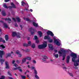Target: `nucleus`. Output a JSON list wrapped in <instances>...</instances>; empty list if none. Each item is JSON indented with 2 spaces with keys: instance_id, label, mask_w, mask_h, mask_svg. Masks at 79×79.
I'll return each mask as SVG.
<instances>
[{
  "instance_id": "obj_33",
  "label": "nucleus",
  "mask_w": 79,
  "mask_h": 79,
  "mask_svg": "<svg viewBox=\"0 0 79 79\" xmlns=\"http://www.w3.org/2000/svg\"><path fill=\"white\" fill-rule=\"evenodd\" d=\"M21 3H22V5H23V6H24V5L26 4V3H25L24 1L22 2Z\"/></svg>"
},
{
  "instance_id": "obj_30",
  "label": "nucleus",
  "mask_w": 79,
  "mask_h": 79,
  "mask_svg": "<svg viewBox=\"0 0 79 79\" xmlns=\"http://www.w3.org/2000/svg\"><path fill=\"white\" fill-rule=\"evenodd\" d=\"M4 27H5V28H7V27H8V26L6 25V24L4 23Z\"/></svg>"
},
{
  "instance_id": "obj_60",
  "label": "nucleus",
  "mask_w": 79,
  "mask_h": 79,
  "mask_svg": "<svg viewBox=\"0 0 79 79\" xmlns=\"http://www.w3.org/2000/svg\"><path fill=\"white\" fill-rule=\"evenodd\" d=\"M54 52H57V50H55L54 51Z\"/></svg>"
},
{
  "instance_id": "obj_62",
  "label": "nucleus",
  "mask_w": 79,
  "mask_h": 79,
  "mask_svg": "<svg viewBox=\"0 0 79 79\" xmlns=\"http://www.w3.org/2000/svg\"><path fill=\"white\" fill-rule=\"evenodd\" d=\"M15 76H17V74H16V73H15Z\"/></svg>"
},
{
  "instance_id": "obj_40",
  "label": "nucleus",
  "mask_w": 79,
  "mask_h": 79,
  "mask_svg": "<svg viewBox=\"0 0 79 79\" xmlns=\"http://www.w3.org/2000/svg\"><path fill=\"white\" fill-rule=\"evenodd\" d=\"M35 42L36 44H38V43L39 42V40H36Z\"/></svg>"
},
{
  "instance_id": "obj_59",
  "label": "nucleus",
  "mask_w": 79,
  "mask_h": 79,
  "mask_svg": "<svg viewBox=\"0 0 79 79\" xmlns=\"http://www.w3.org/2000/svg\"><path fill=\"white\" fill-rule=\"evenodd\" d=\"M19 71H20V72H22V69H19Z\"/></svg>"
},
{
  "instance_id": "obj_19",
  "label": "nucleus",
  "mask_w": 79,
  "mask_h": 79,
  "mask_svg": "<svg viewBox=\"0 0 79 79\" xmlns=\"http://www.w3.org/2000/svg\"><path fill=\"white\" fill-rule=\"evenodd\" d=\"M17 34V33L16 32H13L12 35L13 37H15V36H16Z\"/></svg>"
},
{
  "instance_id": "obj_2",
  "label": "nucleus",
  "mask_w": 79,
  "mask_h": 79,
  "mask_svg": "<svg viewBox=\"0 0 79 79\" xmlns=\"http://www.w3.org/2000/svg\"><path fill=\"white\" fill-rule=\"evenodd\" d=\"M47 34L48 35H50L51 36L53 37V39H54V43L55 44H56L58 46H60L61 44V41L59 40H56L55 39L56 38V37L54 36V35L53 34V33L51 31H48L47 32Z\"/></svg>"
},
{
  "instance_id": "obj_18",
  "label": "nucleus",
  "mask_w": 79,
  "mask_h": 79,
  "mask_svg": "<svg viewBox=\"0 0 79 79\" xmlns=\"http://www.w3.org/2000/svg\"><path fill=\"white\" fill-rule=\"evenodd\" d=\"M26 58H23L22 60V63H25V62H26Z\"/></svg>"
},
{
  "instance_id": "obj_23",
  "label": "nucleus",
  "mask_w": 79,
  "mask_h": 79,
  "mask_svg": "<svg viewBox=\"0 0 79 79\" xmlns=\"http://www.w3.org/2000/svg\"><path fill=\"white\" fill-rule=\"evenodd\" d=\"M5 61V60L2 59H1L0 60V61L1 63L2 64H3V62Z\"/></svg>"
},
{
  "instance_id": "obj_11",
  "label": "nucleus",
  "mask_w": 79,
  "mask_h": 79,
  "mask_svg": "<svg viewBox=\"0 0 79 79\" xmlns=\"http://www.w3.org/2000/svg\"><path fill=\"white\" fill-rule=\"evenodd\" d=\"M69 58L70 57L69 56H68L67 57L66 62L67 63H69Z\"/></svg>"
},
{
  "instance_id": "obj_26",
  "label": "nucleus",
  "mask_w": 79,
  "mask_h": 79,
  "mask_svg": "<svg viewBox=\"0 0 79 79\" xmlns=\"http://www.w3.org/2000/svg\"><path fill=\"white\" fill-rule=\"evenodd\" d=\"M23 47H28L27 44L26 43H24L23 44Z\"/></svg>"
},
{
  "instance_id": "obj_27",
  "label": "nucleus",
  "mask_w": 79,
  "mask_h": 79,
  "mask_svg": "<svg viewBox=\"0 0 79 79\" xmlns=\"http://www.w3.org/2000/svg\"><path fill=\"white\" fill-rule=\"evenodd\" d=\"M16 19H17V21L18 22H20V20L19 19V17H16Z\"/></svg>"
},
{
  "instance_id": "obj_21",
  "label": "nucleus",
  "mask_w": 79,
  "mask_h": 79,
  "mask_svg": "<svg viewBox=\"0 0 79 79\" xmlns=\"http://www.w3.org/2000/svg\"><path fill=\"white\" fill-rule=\"evenodd\" d=\"M53 56L56 58H58V54H53Z\"/></svg>"
},
{
  "instance_id": "obj_32",
  "label": "nucleus",
  "mask_w": 79,
  "mask_h": 79,
  "mask_svg": "<svg viewBox=\"0 0 79 79\" xmlns=\"http://www.w3.org/2000/svg\"><path fill=\"white\" fill-rule=\"evenodd\" d=\"M5 77L4 76H1V77L0 78V79H5Z\"/></svg>"
},
{
  "instance_id": "obj_58",
  "label": "nucleus",
  "mask_w": 79,
  "mask_h": 79,
  "mask_svg": "<svg viewBox=\"0 0 79 79\" xmlns=\"http://www.w3.org/2000/svg\"><path fill=\"white\" fill-rule=\"evenodd\" d=\"M29 64V62H26V64Z\"/></svg>"
},
{
  "instance_id": "obj_3",
  "label": "nucleus",
  "mask_w": 79,
  "mask_h": 79,
  "mask_svg": "<svg viewBox=\"0 0 79 79\" xmlns=\"http://www.w3.org/2000/svg\"><path fill=\"white\" fill-rule=\"evenodd\" d=\"M50 38L48 35L47 36H45L44 37V39H48V42L49 43H52L53 42V40L50 39Z\"/></svg>"
},
{
  "instance_id": "obj_42",
  "label": "nucleus",
  "mask_w": 79,
  "mask_h": 79,
  "mask_svg": "<svg viewBox=\"0 0 79 79\" xmlns=\"http://www.w3.org/2000/svg\"><path fill=\"white\" fill-rule=\"evenodd\" d=\"M32 62H33V63H34V64H36V63H37L36 61L35 60H33L32 61Z\"/></svg>"
},
{
  "instance_id": "obj_56",
  "label": "nucleus",
  "mask_w": 79,
  "mask_h": 79,
  "mask_svg": "<svg viewBox=\"0 0 79 79\" xmlns=\"http://www.w3.org/2000/svg\"><path fill=\"white\" fill-rule=\"evenodd\" d=\"M17 62L18 63H20V61H19V60H17Z\"/></svg>"
},
{
  "instance_id": "obj_61",
  "label": "nucleus",
  "mask_w": 79,
  "mask_h": 79,
  "mask_svg": "<svg viewBox=\"0 0 79 79\" xmlns=\"http://www.w3.org/2000/svg\"><path fill=\"white\" fill-rule=\"evenodd\" d=\"M11 54H12V53H13V52H11Z\"/></svg>"
},
{
  "instance_id": "obj_22",
  "label": "nucleus",
  "mask_w": 79,
  "mask_h": 79,
  "mask_svg": "<svg viewBox=\"0 0 79 79\" xmlns=\"http://www.w3.org/2000/svg\"><path fill=\"white\" fill-rule=\"evenodd\" d=\"M25 58L26 59V60H27L29 61L31 60V58L30 57H27Z\"/></svg>"
},
{
  "instance_id": "obj_34",
  "label": "nucleus",
  "mask_w": 79,
  "mask_h": 79,
  "mask_svg": "<svg viewBox=\"0 0 79 79\" xmlns=\"http://www.w3.org/2000/svg\"><path fill=\"white\" fill-rule=\"evenodd\" d=\"M3 7L5 8H8V7L6 5V4H5L3 5Z\"/></svg>"
},
{
  "instance_id": "obj_31",
  "label": "nucleus",
  "mask_w": 79,
  "mask_h": 79,
  "mask_svg": "<svg viewBox=\"0 0 79 79\" xmlns=\"http://www.w3.org/2000/svg\"><path fill=\"white\" fill-rule=\"evenodd\" d=\"M18 68L17 67L16 68H14L12 69V70H13L14 71H15L16 70H17L18 69Z\"/></svg>"
},
{
  "instance_id": "obj_25",
  "label": "nucleus",
  "mask_w": 79,
  "mask_h": 79,
  "mask_svg": "<svg viewBox=\"0 0 79 79\" xmlns=\"http://www.w3.org/2000/svg\"><path fill=\"white\" fill-rule=\"evenodd\" d=\"M5 46L2 44L0 45V48H5Z\"/></svg>"
},
{
  "instance_id": "obj_7",
  "label": "nucleus",
  "mask_w": 79,
  "mask_h": 79,
  "mask_svg": "<svg viewBox=\"0 0 79 79\" xmlns=\"http://www.w3.org/2000/svg\"><path fill=\"white\" fill-rule=\"evenodd\" d=\"M6 64V69H9L10 68V66H9V64L8 62H6L5 63Z\"/></svg>"
},
{
  "instance_id": "obj_54",
  "label": "nucleus",
  "mask_w": 79,
  "mask_h": 79,
  "mask_svg": "<svg viewBox=\"0 0 79 79\" xmlns=\"http://www.w3.org/2000/svg\"><path fill=\"white\" fill-rule=\"evenodd\" d=\"M12 19L14 21H16V20L14 18H12Z\"/></svg>"
},
{
  "instance_id": "obj_6",
  "label": "nucleus",
  "mask_w": 79,
  "mask_h": 79,
  "mask_svg": "<svg viewBox=\"0 0 79 79\" xmlns=\"http://www.w3.org/2000/svg\"><path fill=\"white\" fill-rule=\"evenodd\" d=\"M43 48H45L47 46V42L46 41H44L43 44H42Z\"/></svg>"
},
{
  "instance_id": "obj_28",
  "label": "nucleus",
  "mask_w": 79,
  "mask_h": 79,
  "mask_svg": "<svg viewBox=\"0 0 79 79\" xmlns=\"http://www.w3.org/2000/svg\"><path fill=\"white\" fill-rule=\"evenodd\" d=\"M23 19L25 20H26V21H30V20L29 19H26L25 18H24Z\"/></svg>"
},
{
  "instance_id": "obj_46",
  "label": "nucleus",
  "mask_w": 79,
  "mask_h": 79,
  "mask_svg": "<svg viewBox=\"0 0 79 79\" xmlns=\"http://www.w3.org/2000/svg\"><path fill=\"white\" fill-rule=\"evenodd\" d=\"M1 42H3V43H5V40H2Z\"/></svg>"
},
{
  "instance_id": "obj_37",
  "label": "nucleus",
  "mask_w": 79,
  "mask_h": 79,
  "mask_svg": "<svg viewBox=\"0 0 79 79\" xmlns=\"http://www.w3.org/2000/svg\"><path fill=\"white\" fill-rule=\"evenodd\" d=\"M34 39L35 40H37L38 39V37H37V36L36 35L35 36H34Z\"/></svg>"
},
{
  "instance_id": "obj_29",
  "label": "nucleus",
  "mask_w": 79,
  "mask_h": 79,
  "mask_svg": "<svg viewBox=\"0 0 79 79\" xmlns=\"http://www.w3.org/2000/svg\"><path fill=\"white\" fill-rule=\"evenodd\" d=\"M7 74H8V75H9V76H12L11 74V73H10V71H8L7 72Z\"/></svg>"
},
{
  "instance_id": "obj_24",
  "label": "nucleus",
  "mask_w": 79,
  "mask_h": 79,
  "mask_svg": "<svg viewBox=\"0 0 79 79\" xmlns=\"http://www.w3.org/2000/svg\"><path fill=\"white\" fill-rule=\"evenodd\" d=\"M10 55H11L10 53H9L6 54V58H7L8 56H10Z\"/></svg>"
},
{
  "instance_id": "obj_45",
  "label": "nucleus",
  "mask_w": 79,
  "mask_h": 79,
  "mask_svg": "<svg viewBox=\"0 0 79 79\" xmlns=\"http://www.w3.org/2000/svg\"><path fill=\"white\" fill-rule=\"evenodd\" d=\"M27 68H31V66H30V65H27Z\"/></svg>"
},
{
  "instance_id": "obj_13",
  "label": "nucleus",
  "mask_w": 79,
  "mask_h": 79,
  "mask_svg": "<svg viewBox=\"0 0 79 79\" xmlns=\"http://www.w3.org/2000/svg\"><path fill=\"white\" fill-rule=\"evenodd\" d=\"M5 39L6 41H8V35H6L5 36Z\"/></svg>"
},
{
  "instance_id": "obj_64",
  "label": "nucleus",
  "mask_w": 79,
  "mask_h": 79,
  "mask_svg": "<svg viewBox=\"0 0 79 79\" xmlns=\"http://www.w3.org/2000/svg\"><path fill=\"white\" fill-rule=\"evenodd\" d=\"M20 27H22V25H20Z\"/></svg>"
},
{
  "instance_id": "obj_43",
  "label": "nucleus",
  "mask_w": 79,
  "mask_h": 79,
  "mask_svg": "<svg viewBox=\"0 0 79 79\" xmlns=\"http://www.w3.org/2000/svg\"><path fill=\"white\" fill-rule=\"evenodd\" d=\"M35 77H36V78H37L38 79H39V76H38L36 75L35 76Z\"/></svg>"
},
{
  "instance_id": "obj_41",
  "label": "nucleus",
  "mask_w": 79,
  "mask_h": 79,
  "mask_svg": "<svg viewBox=\"0 0 79 79\" xmlns=\"http://www.w3.org/2000/svg\"><path fill=\"white\" fill-rule=\"evenodd\" d=\"M13 66H15V67H18V65L16 64H15L13 65Z\"/></svg>"
},
{
  "instance_id": "obj_12",
  "label": "nucleus",
  "mask_w": 79,
  "mask_h": 79,
  "mask_svg": "<svg viewBox=\"0 0 79 79\" xmlns=\"http://www.w3.org/2000/svg\"><path fill=\"white\" fill-rule=\"evenodd\" d=\"M38 48H39L40 49H41L42 48H44V47H43V46L42 45V44H40L38 46Z\"/></svg>"
},
{
  "instance_id": "obj_36",
  "label": "nucleus",
  "mask_w": 79,
  "mask_h": 79,
  "mask_svg": "<svg viewBox=\"0 0 79 79\" xmlns=\"http://www.w3.org/2000/svg\"><path fill=\"white\" fill-rule=\"evenodd\" d=\"M31 69H35V68L34 66H32L31 67Z\"/></svg>"
},
{
  "instance_id": "obj_8",
  "label": "nucleus",
  "mask_w": 79,
  "mask_h": 79,
  "mask_svg": "<svg viewBox=\"0 0 79 79\" xmlns=\"http://www.w3.org/2000/svg\"><path fill=\"white\" fill-rule=\"evenodd\" d=\"M11 5H12V7L11 6H10L9 7V8H12V7H13V8H15L16 6H15V5L14 4H13V2H12L11 3Z\"/></svg>"
},
{
  "instance_id": "obj_49",
  "label": "nucleus",
  "mask_w": 79,
  "mask_h": 79,
  "mask_svg": "<svg viewBox=\"0 0 79 79\" xmlns=\"http://www.w3.org/2000/svg\"><path fill=\"white\" fill-rule=\"evenodd\" d=\"M15 62V60H13L12 61V64H14Z\"/></svg>"
},
{
  "instance_id": "obj_52",
  "label": "nucleus",
  "mask_w": 79,
  "mask_h": 79,
  "mask_svg": "<svg viewBox=\"0 0 79 79\" xmlns=\"http://www.w3.org/2000/svg\"><path fill=\"white\" fill-rule=\"evenodd\" d=\"M33 30V28H31V29H29V31H30V30H31V31H32Z\"/></svg>"
},
{
  "instance_id": "obj_47",
  "label": "nucleus",
  "mask_w": 79,
  "mask_h": 79,
  "mask_svg": "<svg viewBox=\"0 0 79 79\" xmlns=\"http://www.w3.org/2000/svg\"><path fill=\"white\" fill-rule=\"evenodd\" d=\"M17 37L18 38H20L21 37L19 35H17Z\"/></svg>"
},
{
  "instance_id": "obj_44",
  "label": "nucleus",
  "mask_w": 79,
  "mask_h": 79,
  "mask_svg": "<svg viewBox=\"0 0 79 79\" xmlns=\"http://www.w3.org/2000/svg\"><path fill=\"white\" fill-rule=\"evenodd\" d=\"M31 34L32 35L34 34V31H31Z\"/></svg>"
},
{
  "instance_id": "obj_35",
  "label": "nucleus",
  "mask_w": 79,
  "mask_h": 79,
  "mask_svg": "<svg viewBox=\"0 0 79 79\" xmlns=\"http://www.w3.org/2000/svg\"><path fill=\"white\" fill-rule=\"evenodd\" d=\"M34 73L35 74H37V71L35 69L34 70Z\"/></svg>"
},
{
  "instance_id": "obj_63",
  "label": "nucleus",
  "mask_w": 79,
  "mask_h": 79,
  "mask_svg": "<svg viewBox=\"0 0 79 79\" xmlns=\"http://www.w3.org/2000/svg\"><path fill=\"white\" fill-rule=\"evenodd\" d=\"M22 50H23V52H24V51H25V50L24 49H22Z\"/></svg>"
},
{
  "instance_id": "obj_20",
  "label": "nucleus",
  "mask_w": 79,
  "mask_h": 79,
  "mask_svg": "<svg viewBox=\"0 0 79 79\" xmlns=\"http://www.w3.org/2000/svg\"><path fill=\"white\" fill-rule=\"evenodd\" d=\"M27 44L28 47L29 46H31V42L30 41H28V44Z\"/></svg>"
},
{
  "instance_id": "obj_1",
  "label": "nucleus",
  "mask_w": 79,
  "mask_h": 79,
  "mask_svg": "<svg viewBox=\"0 0 79 79\" xmlns=\"http://www.w3.org/2000/svg\"><path fill=\"white\" fill-rule=\"evenodd\" d=\"M71 52V51L70 50L68 49L66 50H64L63 48H60V51H59L58 52V53L59 54L60 56H62L63 55V59L62 60H64L65 59V56L66 55V52Z\"/></svg>"
},
{
  "instance_id": "obj_50",
  "label": "nucleus",
  "mask_w": 79,
  "mask_h": 79,
  "mask_svg": "<svg viewBox=\"0 0 79 79\" xmlns=\"http://www.w3.org/2000/svg\"><path fill=\"white\" fill-rule=\"evenodd\" d=\"M10 1V0H5V2H9Z\"/></svg>"
},
{
  "instance_id": "obj_4",
  "label": "nucleus",
  "mask_w": 79,
  "mask_h": 79,
  "mask_svg": "<svg viewBox=\"0 0 79 79\" xmlns=\"http://www.w3.org/2000/svg\"><path fill=\"white\" fill-rule=\"evenodd\" d=\"M44 58L42 59V60L44 63H47L48 61L47 60V59H48V57L45 56H43Z\"/></svg>"
},
{
  "instance_id": "obj_57",
  "label": "nucleus",
  "mask_w": 79,
  "mask_h": 79,
  "mask_svg": "<svg viewBox=\"0 0 79 79\" xmlns=\"http://www.w3.org/2000/svg\"><path fill=\"white\" fill-rule=\"evenodd\" d=\"M69 75H70V76H73V74L72 73H70Z\"/></svg>"
},
{
  "instance_id": "obj_9",
  "label": "nucleus",
  "mask_w": 79,
  "mask_h": 79,
  "mask_svg": "<svg viewBox=\"0 0 79 79\" xmlns=\"http://www.w3.org/2000/svg\"><path fill=\"white\" fill-rule=\"evenodd\" d=\"M5 53L3 51L0 50V58H2V55Z\"/></svg>"
},
{
  "instance_id": "obj_53",
  "label": "nucleus",
  "mask_w": 79,
  "mask_h": 79,
  "mask_svg": "<svg viewBox=\"0 0 79 79\" xmlns=\"http://www.w3.org/2000/svg\"><path fill=\"white\" fill-rule=\"evenodd\" d=\"M15 27H18V25H17V24H15Z\"/></svg>"
},
{
  "instance_id": "obj_5",
  "label": "nucleus",
  "mask_w": 79,
  "mask_h": 79,
  "mask_svg": "<svg viewBox=\"0 0 79 79\" xmlns=\"http://www.w3.org/2000/svg\"><path fill=\"white\" fill-rule=\"evenodd\" d=\"M15 53L17 54V55H18L19 56V57H21L22 55L19 52V51L18 50H16L15 52Z\"/></svg>"
},
{
  "instance_id": "obj_48",
  "label": "nucleus",
  "mask_w": 79,
  "mask_h": 79,
  "mask_svg": "<svg viewBox=\"0 0 79 79\" xmlns=\"http://www.w3.org/2000/svg\"><path fill=\"white\" fill-rule=\"evenodd\" d=\"M2 40H3V39L2 38H0V42H2Z\"/></svg>"
},
{
  "instance_id": "obj_38",
  "label": "nucleus",
  "mask_w": 79,
  "mask_h": 79,
  "mask_svg": "<svg viewBox=\"0 0 79 79\" xmlns=\"http://www.w3.org/2000/svg\"><path fill=\"white\" fill-rule=\"evenodd\" d=\"M2 13L3 16H5V15H6V14H5V13L4 12H2Z\"/></svg>"
},
{
  "instance_id": "obj_14",
  "label": "nucleus",
  "mask_w": 79,
  "mask_h": 79,
  "mask_svg": "<svg viewBox=\"0 0 79 79\" xmlns=\"http://www.w3.org/2000/svg\"><path fill=\"white\" fill-rule=\"evenodd\" d=\"M38 34L40 37H42V33L41 31H39L38 32Z\"/></svg>"
},
{
  "instance_id": "obj_17",
  "label": "nucleus",
  "mask_w": 79,
  "mask_h": 79,
  "mask_svg": "<svg viewBox=\"0 0 79 79\" xmlns=\"http://www.w3.org/2000/svg\"><path fill=\"white\" fill-rule=\"evenodd\" d=\"M6 21H7L8 23H9L11 22V19H10L8 18L7 19H5Z\"/></svg>"
},
{
  "instance_id": "obj_16",
  "label": "nucleus",
  "mask_w": 79,
  "mask_h": 79,
  "mask_svg": "<svg viewBox=\"0 0 79 79\" xmlns=\"http://www.w3.org/2000/svg\"><path fill=\"white\" fill-rule=\"evenodd\" d=\"M33 25L35 27H37L38 26V23H36L35 22L33 23Z\"/></svg>"
},
{
  "instance_id": "obj_51",
  "label": "nucleus",
  "mask_w": 79,
  "mask_h": 79,
  "mask_svg": "<svg viewBox=\"0 0 79 79\" xmlns=\"http://www.w3.org/2000/svg\"><path fill=\"white\" fill-rule=\"evenodd\" d=\"M29 11H31V12H32V11H33L32 9H30Z\"/></svg>"
},
{
  "instance_id": "obj_55",
  "label": "nucleus",
  "mask_w": 79,
  "mask_h": 79,
  "mask_svg": "<svg viewBox=\"0 0 79 79\" xmlns=\"http://www.w3.org/2000/svg\"><path fill=\"white\" fill-rule=\"evenodd\" d=\"M26 71L27 73H29V71L28 70H27Z\"/></svg>"
},
{
  "instance_id": "obj_15",
  "label": "nucleus",
  "mask_w": 79,
  "mask_h": 79,
  "mask_svg": "<svg viewBox=\"0 0 79 79\" xmlns=\"http://www.w3.org/2000/svg\"><path fill=\"white\" fill-rule=\"evenodd\" d=\"M31 47L32 48H35V44H32L31 45Z\"/></svg>"
},
{
  "instance_id": "obj_39",
  "label": "nucleus",
  "mask_w": 79,
  "mask_h": 79,
  "mask_svg": "<svg viewBox=\"0 0 79 79\" xmlns=\"http://www.w3.org/2000/svg\"><path fill=\"white\" fill-rule=\"evenodd\" d=\"M22 78L23 79H24L26 78V76H21Z\"/></svg>"
},
{
  "instance_id": "obj_10",
  "label": "nucleus",
  "mask_w": 79,
  "mask_h": 79,
  "mask_svg": "<svg viewBox=\"0 0 79 79\" xmlns=\"http://www.w3.org/2000/svg\"><path fill=\"white\" fill-rule=\"evenodd\" d=\"M48 47L50 50H52L53 49V45L49 44H48Z\"/></svg>"
}]
</instances>
